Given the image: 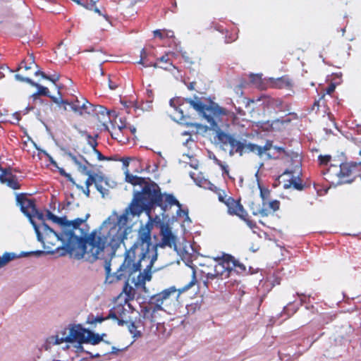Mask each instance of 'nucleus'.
Segmentation results:
<instances>
[{
	"label": "nucleus",
	"instance_id": "obj_1",
	"mask_svg": "<svg viewBox=\"0 0 361 361\" xmlns=\"http://www.w3.org/2000/svg\"><path fill=\"white\" fill-rule=\"evenodd\" d=\"M154 223L151 219L142 224L137 232V240L126 250L123 262L118 269V278L132 277V283L135 286L145 284L152 278L151 268L157 259V247L151 243V231Z\"/></svg>",
	"mask_w": 361,
	"mask_h": 361
},
{
	"label": "nucleus",
	"instance_id": "obj_2",
	"mask_svg": "<svg viewBox=\"0 0 361 361\" xmlns=\"http://www.w3.org/2000/svg\"><path fill=\"white\" fill-rule=\"evenodd\" d=\"M152 204L153 202L150 201L149 195H145V185L141 192L135 193L133 202L123 214L118 215L114 211L98 228L94 230V234L97 233L99 239L96 250L104 251L110 248L114 252L133 231V226L129 223L130 216H139Z\"/></svg>",
	"mask_w": 361,
	"mask_h": 361
},
{
	"label": "nucleus",
	"instance_id": "obj_3",
	"mask_svg": "<svg viewBox=\"0 0 361 361\" xmlns=\"http://www.w3.org/2000/svg\"><path fill=\"white\" fill-rule=\"evenodd\" d=\"M31 224L38 240L42 243L47 253H54L55 250L66 249L71 252H75L81 257L94 260L99 258L104 252L103 250L95 249L99 243V239L97 233L94 234V231L89 235L70 232V235H67V240H65V232L63 231L59 235L44 223L37 225L34 221H31Z\"/></svg>",
	"mask_w": 361,
	"mask_h": 361
},
{
	"label": "nucleus",
	"instance_id": "obj_4",
	"mask_svg": "<svg viewBox=\"0 0 361 361\" xmlns=\"http://www.w3.org/2000/svg\"><path fill=\"white\" fill-rule=\"evenodd\" d=\"M217 133L219 140L224 144H228L231 147L230 155L233 156L235 153H239L240 155L245 151L252 152L259 157H265L267 159L275 158V152L281 153L283 151L282 147L273 146L271 143L267 142L263 147L254 145H245L239 140H235L231 135L226 134L219 130V128L215 130Z\"/></svg>",
	"mask_w": 361,
	"mask_h": 361
},
{
	"label": "nucleus",
	"instance_id": "obj_5",
	"mask_svg": "<svg viewBox=\"0 0 361 361\" xmlns=\"http://www.w3.org/2000/svg\"><path fill=\"white\" fill-rule=\"evenodd\" d=\"M196 282L195 272L192 273V280L184 287L177 289L171 286L154 296L155 303L164 312H170L176 308L178 305L180 295L192 288Z\"/></svg>",
	"mask_w": 361,
	"mask_h": 361
},
{
	"label": "nucleus",
	"instance_id": "obj_6",
	"mask_svg": "<svg viewBox=\"0 0 361 361\" xmlns=\"http://www.w3.org/2000/svg\"><path fill=\"white\" fill-rule=\"evenodd\" d=\"M145 195H149L150 201L153 204L161 205L164 203L166 207L176 205L178 207L177 216L185 217V220H190L188 212L181 209V205L176 198L171 194H161L159 188L157 184L145 185Z\"/></svg>",
	"mask_w": 361,
	"mask_h": 361
},
{
	"label": "nucleus",
	"instance_id": "obj_7",
	"mask_svg": "<svg viewBox=\"0 0 361 361\" xmlns=\"http://www.w3.org/2000/svg\"><path fill=\"white\" fill-rule=\"evenodd\" d=\"M189 102L190 105L196 111L200 112L202 117L207 120V121L210 124L211 128L213 130H216V128H218V125L215 119L218 118L220 116H226L231 118L233 116V114L231 112L220 107L216 104L206 106L199 100H190Z\"/></svg>",
	"mask_w": 361,
	"mask_h": 361
},
{
	"label": "nucleus",
	"instance_id": "obj_8",
	"mask_svg": "<svg viewBox=\"0 0 361 361\" xmlns=\"http://www.w3.org/2000/svg\"><path fill=\"white\" fill-rule=\"evenodd\" d=\"M47 217L54 223L61 226V231L65 232V240H67V235H70V232H74L76 234L89 235V228L85 221L89 217V214L86 215L85 219H75L73 221H68L66 218L58 217L50 212H47Z\"/></svg>",
	"mask_w": 361,
	"mask_h": 361
},
{
	"label": "nucleus",
	"instance_id": "obj_9",
	"mask_svg": "<svg viewBox=\"0 0 361 361\" xmlns=\"http://www.w3.org/2000/svg\"><path fill=\"white\" fill-rule=\"evenodd\" d=\"M296 164L294 169H287L279 177L280 182L283 183V187L285 189H288L293 187L298 190L303 189L302 184L299 180L300 175L301 174L300 170V161L298 159L295 161Z\"/></svg>",
	"mask_w": 361,
	"mask_h": 361
},
{
	"label": "nucleus",
	"instance_id": "obj_10",
	"mask_svg": "<svg viewBox=\"0 0 361 361\" xmlns=\"http://www.w3.org/2000/svg\"><path fill=\"white\" fill-rule=\"evenodd\" d=\"M82 338L77 339L69 343L72 344L71 347L73 351L76 353L85 352L82 345L84 343L97 345L99 343L103 340L104 336H106L105 334H102L101 335L95 334L84 327H82Z\"/></svg>",
	"mask_w": 361,
	"mask_h": 361
},
{
	"label": "nucleus",
	"instance_id": "obj_11",
	"mask_svg": "<svg viewBox=\"0 0 361 361\" xmlns=\"http://www.w3.org/2000/svg\"><path fill=\"white\" fill-rule=\"evenodd\" d=\"M82 326L81 324L69 325L68 327L57 332L60 337H63V341L66 344V349L71 348L69 343L77 339L82 338Z\"/></svg>",
	"mask_w": 361,
	"mask_h": 361
},
{
	"label": "nucleus",
	"instance_id": "obj_12",
	"mask_svg": "<svg viewBox=\"0 0 361 361\" xmlns=\"http://www.w3.org/2000/svg\"><path fill=\"white\" fill-rule=\"evenodd\" d=\"M18 204L20 207L22 212L28 217L30 221H33L32 217L36 216L40 221H43V214L39 213L32 200L24 197L17 196Z\"/></svg>",
	"mask_w": 361,
	"mask_h": 361
},
{
	"label": "nucleus",
	"instance_id": "obj_13",
	"mask_svg": "<svg viewBox=\"0 0 361 361\" xmlns=\"http://www.w3.org/2000/svg\"><path fill=\"white\" fill-rule=\"evenodd\" d=\"M234 266L233 261L229 259V256H226L215 265V274L221 277V279H227L231 276V267Z\"/></svg>",
	"mask_w": 361,
	"mask_h": 361
},
{
	"label": "nucleus",
	"instance_id": "obj_14",
	"mask_svg": "<svg viewBox=\"0 0 361 361\" xmlns=\"http://www.w3.org/2000/svg\"><path fill=\"white\" fill-rule=\"evenodd\" d=\"M71 109L73 111L79 114H83L85 113L90 114L94 111L93 106L83 98H82L81 100L77 99L75 103L72 104Z\"/></svg>",
	"mask_w": 361,
	"mask_h": 361
},
{
	"label": "nucleus",
	"instance_id": "obj_15",
	"mask_svg": "<svg viewBox=\"0 0 361 361\" xmlns=\"http://www.w3.org/2000/svg\"><path fill=\"white\" fill-rule=\"evenodd\" d=\"M164 311L157 303L145 307L142 310L144 319L149 320L150 322H156L160 316V312Z\"/></svg>",
	"mask_w": 361,
	"mask_h": 361
},
{
	"label": "nucleus",
	"instance_id": "obj_16",
	"mask_svg": "<svg viewBox=\"0 0 361 361\" xmlns=\"http://www.w3.org/2000/svg\"><path fill=\"white\" fill-rule=\"evenodd\" d=\"M351 171V167L348 164H341L339 166L331 165L329 169V173L331 175H335L339 178L348 176Z\"/></svg>",
	"mask_w": 361,
	"mask_h": 361
},
{
	"label": "nucleus",
	"instance_id": "obj_17",
	"mask_svg": "<svg viewBox=\"0 0 361 361\" xmlns=\"http://www.w3.org/2000/svg\"><path fill=\"white\" fill-rule=\"evenodd\" d=\"M168 246L173 248L175 250L177 249L176 246V237L173 235L170 228H166L162 230V238L161 247Z\"/></svg>",
	"mask_w": 361,
	"mask_h": 361
},
{
	"label": "nucleus",
	"instance_id": "obj_18",
	"mask_svg": "<svg viewBox=\"0 0 361 361\" xmlns=\"http://www.w3.org/2000/svg\"><path fill=\"white\" fill-rule=\"evenodd\" d=\"M225 204L228 207V212L229 214H235L240 218H243L245 211L239 202L235 201L231 197H228L227 202H225Z\"/></svg>",
	"mask_w": 361,
	"mask_h": 361
},
{
	"label": "nucleus",
	"instance_id": "obj_19",
	"mask_svg": "<svg viewBox=\"0 0 361 361\" xmlns=\"http://www.w3.org/2000/svg\"><path fill=\"white\" fill-rule=\"evenodd\" d=\"M0 182L14 190L19 188L16 177L10 171H2V173L0 174Z\"/></svg>",
	"mask_w": 361,
	"mask_h": 361
},
{
	"label": "nucleus",
	"instance_id": "obj_20",
	"mask_svg": "<svg viewBox=\"0 0 361 361\" xmlns=\"http://www.w3.org/2000/svg\"><path fill=\"white\" fill-rule=\"evenodd\" d=\"M195 180L197 185H199L200 187L207 188V185H210L209 188L212 190H214L216 193L219 200L220 202H224V203H225V202H227V199H228V198H226L227 195H226V193L224 190L218 189L215 185L211 184L207 180H201L200 181H197L196 180Z\"/></svg>",
	"mask_w": 361,
	"mask_h": 361
},
{
	"label": "nucleus",
	"instance_id": "obj_21",
	"mask_svg": "<svg viewBox=\"0 0 361 361\" xmlns=\"http://www.w3.org/2000/svg\"><path fill=\"white\" fill-rule=\"evenodd\" d=\"M68 156L71 159V161L78 166V169L79 171L84 174H88L89 171L87 170V167L85 165V163H87L86 160L83 159L82 157H77L71 153H68Z\"/></svg>",
	"mask_w": 361,
	"mask_h": 361
},
{
	"label": "nucleus",
	"instance_id": "obj_22",
	"mask_svg": "<svg viewBox=\"0 0 361 361\" xmlns=\"http://www.w3.org/2000/svg\"><path fill=\"white\" fill-rule=\"evenodd\" d=\"M98 180L99 185H95V187L97 190L102 194V197H104L108 195L109 188L111 187L109 181L102 174H99Z\"/></svg>",
	"mask_w": 361,
	"mask_h": 361
},
{
	"label": "nucleus",
	"instance_id": "obj_23",
	"mask_svg": "<svg viewBox=\"0 0 361 361\" xmlns=\"http://www.w3.org/2000/svg\"><path fill=\"white\" fill-rule=\"evenodd\" d=\"M63 337H60L57 333L54 335H51L47 338L44 344V348L48 350L54 345H59L63 343L64 342L63 341Z\"/></svg>",
	"mask_w": 361,
	"mask_h": 361
},
{
	"label": "nucleus",
	"instance_id": "obj_24",
	"mask_svg": "<svg viewBox=\"0 0 361 361\" xmlns=\"http://www.w3.org/2000/svg\"><path fill=\"white\" fill-rule=\"evenodd\" d=\"M177 99H172L170 100V106L174 109V114H173L171 116L173 118V120L176 121V122L183 123V112L181 109H179L176 107Z\"/></svg>",
	"mask_w": 361,
	"mask_h": 361
},
{
	"label": "nucleus",
	"instance_id": "obj_25",
	"mask_svg": "<svg viewBox=\"0 0 361 361\" xmlns=\"http://www.w3.org/2000/svg\"><path fill=\"white\" fill-rule=\"evenodd\" d=\"M125 173L126 181L133 185H142L145 182L143 178L130 174L128 171Z\"/></svg>",
	"mask_w": 361,
	"mask_h": 361
},
{
	"label": "nucleus",
	"instance_id": "obj_26",
	"mask_svg": "<svg viewBox=\"0 0 361 361\" xmlns=\"http://www.w3.org/2000/svg\"><path fill=\"white\" fill-rule=\"evenodd\" d=\"M16 257H17V255L13 252H5L2 256H0V268Z\"/></svg>",
	"mask_w": 361,
	"mask_h": 361
},
{
	"label": "nucleus",
	"instance_id": "obj_27",
	"mask_svg": "<svg viewBox=\"0 0 361 361\" xmlns=\"http://www.w3.org/2000/svg\"><path fill=\"white\" fill-rule=\"evenodd\" d=\"M229 259H231L235 265L233 267H231V275L235 272L236 273H242L245 271V267L243 264L237 262L231 256H229Z\"/></svg>",
	"mask_w": 361,
	"mask_h": 361
},
{
	"label": "nucleus",
	"instance_id": "obj_28",
	"mask_svg": "<svg viewBox=\"0 0 361 361\" xmlns=\"http://www.w3.org/2000/svg\"><path fill=\"white\" fill-rule=\"evenodd\" d=\"M87 175H88V178L85 181L86 187L90 188V186L92 184H94V185H99L98 178H99V173H91L89 171V173Z\"/></svg>",
	"mask_w": 361,
	"mask_h": 361
},
{
	"label": "nucleus",
	"instance_id": "obj_29",
	"mask_svg": "<svg viewBox=\"0 0 361 361\" xmlns=\"http://www.w3.org/2000/svg\"><path fill=\"white\" fill-rule=\"evenodd\" d=\"M124 322H120V324H123ZM125 324L127 325L130 333L133 335V338L140 337L141 334L140 331L137 329V326L133 322H126Z\"/></svg>",
	"mask_w": 361,
	"mask_h": 361
},
{
	"label": "nucleus",
	"instance_id": "obj_30",
	"mask_svg": "<svg viewBox=\"0 0 361 361\" xmlns=\"http://www.w3.org/2000/svg\"><path fill=\"white\" fill-rule=\"evenodd\" d=\"M92 59L99 63L106 61L104 54L99 51L94 52L92 56Z\"/></svg>",
	"mask_w": 361,
	"mask_h": 361
},
{
	"label": "nucleus",
	"instance_id": "obj_31",
	"mask_svg": "<svg viewBox=\"0 0 361 361\" xmlns=\"http://www.w3.org/2000/svg\"><path fill=\"white\" fill-rule=\"evenodd\" d=\"M35 87L37 88V92L36 94H35L33 96H35L36 94L45 95V96L49 95V91L47 87L42 86V85H39L38 83H37V86H35Z\"/></svg>",
	"mask_w": 361,
	"mask_h": 361
},
{
	"label": "nucleus",
	"instance_id": "obj_32",
	"mask_svg": "<svg viewBox=\"0 0 361 361\" xmlns=\"http://www.w3.org/2000/svg\"><path fill=\"white\" fill-rule=\"evenodd\" d=\"M98 113L102 115L104 117H107L108 120L109 121L111 119V114H114V112L110 113L106 108L102 106H98Z\"/></svg>",
	"mask_w": 361,
	"mask_h": 361
},
{
	"label": "nucleus",
	"instance_id": "obj_33",
	"mask_svg": "<svg viewBox=\"0 0 361 361\" xmlns=\"http://www.w3.org/2000/svg\"><path fill=\"white\" fill-rule=\"evenodd\" d=\"M41 76H42V78H43L44 79L50 80L53 83H55L59 79V75L58 74H54L52 75L48 76L46 74H44V73H41Z\"/></svg>",
	"mask_w": 361,
	"mask_h": 361
},
{
	"label": "nucleus",
	"instance_id": "obj_34",
	"mask_svg": "<svg viewBox=\"0 0 361 361\" xmlns=\"http://www.w3.org/2000/svg\"><path fill=\"white\" fill-rule=\"evenodd\" d=\"M280 203L277 200H274L269 202V207L273 211H277L279 209Z\"/></svg>",
	"mask_w": 361,
	"mask_h": 361
},
{
	"label": "nucleus",
	"instance_id": "obj_35",
	"mask_svg": "<svg viewBox=\"0 0 361 361\" xmlns=\"http://www.w3.org/2000/svg\"><path fill=\"white\" fill-rule=\"evenodd\" d=\"M251 82L257 86H259L261 83V75H252Z\"/></svg>",
	"mask_w": 361,
	"mask_h": 361
},
{
	"label": "nucleus",
	"instance_id": "obj_36",
	"mask_svg": "<svg viewBox=\"0 0 361 361\" xmlns=\"http://www.w3.org/2000/svg\"><path fill=\"white\" fill-rule=\"evenodd\" d=\"M97 1V0H91V4H88L86 7H87V8H88L90 10L93 9L94 11V12L100 14V11L99 10V8L94 6V4Z\"/></svg>",
	"mask_w": 361,
	"mask_h": 361
},
{
	"label": "nucleus",
	"instance_id": "obj_37",
	"mask_svg": "<svg viewBox=\"0 0 361 361\" xmlns=\"http://www.w3.org/2000/svg\"><path fill=\"white\" fill-rule=\"evenodd\" d=\"M319 159L320 164H326L330 161L331 157L329 155H325V156L320 155L319 157Z\"/></svg>",
	"mask_w": 361,
	"mask_h": 361
},
{
	"label": "nucleus",
	"instance_id": "obj_38",
	"mask_svg": "<svg viewBox=\"0 0 361 361\" xmlns=\"http://www.w3.org/2000/svg\"><path fill=\"white\" fill-rule=\"evenodd\" d=\"M154 35L155 37H159L161 39L164 37V30H154Z\"/></svg>",
	"mask_w": 361,
	"mask_h": 361
},
{
	"label": "nucleus",
	"instance_id": "obj_39",
	"mask_svg": "<svg viewBox=\"0 0 361 361\" xmlns=\"http://www.w3.org/2000/svg\"><path fill=\"white\" fill-rule=\"evenodd\" d=\"M23 82H27L29 83L30 85H31L33 87H35V86H37V83L33 82L30 78H24Z\"/></svg>",
	"mask_w": 361,
	"mask_h": 361
},
{
	"label": "nucleus",
	"instance_id": "obj_40",
	"mask_svg": "<svg viewBox=\"0 0 361 361\" xmlns=\"http://www.w3.org/2000/svg\"><path fill=\"white\" fill-rule=\"evenodd\" d=\"M23 82H27L29 83L30 85H31L33 87H35V86H37V83L33 82L30 78H24Z\"/></svg>",
	"mask_w": 361,
	"mask_h": 361
},
{
	"label": "nucleus",
	"instance_id": "obj_41",
	"mask_svg": "<svg viewBox=\"0 0 361 361\" xmlns=\"http://www.w3.org/2000/svg\"><path fill=\"white\" fill-rule=\"evenodd\" d=\"M216 163L219 165L224 173H228L227 166L224 165L220 161L216 159Z\"/></svg>",
	"mask_w": 361,
	"mask_h": 361
},
{
	"label": "nucleus",
	"instance_id": "obj_42",
	"mask_svg": "<svg viewBox=\"0 0 361 361\" xmlns=\"http://www.w3.org/2000/svg\"><path fill=\"white\" fill-rule=\"evenodd\" d=\"M77 188H79V189L82 190V191L85 194V195L87 197H89V195H90V189H89V188L86 187V188L84 189L82 186H80V185H77Z\"/></svg>",
	"mask_w": 361,
	"mask_h": 361
},
{
	"label": "nucleus",
	"instance_id": "obj_43",
	"mask_svg": "<svg viewBox=\"0 0 361 361\" xmlns=\"http://www.w3.org/2000/svg\"><path fill=\"white\" fill-rule=\"evenodd\" d=\"M336 86L334 84H331L326 90V92L329 94H331L333 92H334Z\"/></svg>",
	"mask_w": 361,
	"mask_h": 361
},
{
	"label": "nucleus",
	"instance_id": "obj_44",
	"mask_svg": "<svg viewBox=\"0 0 361 361\" xmlns=\"http://www.w3.org/2000/svg\"><path fill=\"white\" fill-rule=\"evenodd\" d=\"M146 56V52H145V49H142L141 51V59L140 60L138 61V63L140 64H144L143 63V59Z\"/></svg>",
	"mask_w": 361,
	"mask_h": 361
},
{
	"label": "nucleus",
	"instance_id": "obj_45",
	"mask_svg": "<svg viewBox=\"0 0 361 361\" xmlns=\"http://www.w3.org/2000/svg\"><path fill=\"white\" fill-rule=\"evenodd\" d=\"M152 107V102H147L146 104L142 106V109L149 110Z\"/></svg>",
	"mask_w": 361,
	"mask_h": 361
},
{
	"label": "nucleus",
	"instance_id": "obj_46",
	"mask_svg": "<svg viewBox=\"0 0 361 361\" xmlns=\"http://www.w3.org/2000/svg\"><path fill=\"white\" fill-rule=\"evenodd\" d=\"M164 37H172L173 36V32L171 31L164 30Z\"/></svg>",
	"mask_w": 361,
	"mask_h": 361
},
{
	"label": "nucleus",
	"instance_id": "obj_47",
	"mask_svg": "<svg viewBox=\"0 0 361 361\" xmlns=\"http://www.w3.org/2000/svg\"><path fill=\"white\" fill-rule=\"evenodd\" d=\"M59 172L61 175L66 176V177H68L70 180H72L71 177V175L70 174H68L65 172V171L63 169H60L59 170Z\"/></svg>",
	"mask_w": 361,
	"mask_h": 361
},
{
	"label": "nucleus",
	"instance_id": "obj_48",
	"mask_svg": "<svg viewBox=\"0 0 361 361\" xmlns=\"http://www.w3.org/2000/svg\"><path fill=\"white\" fill-rule=\"evenodd\" d=\"M51 98H52L54 102H55L56 104H61L63 102V100L61 99V97L60 98H56V97H52Z\"/></svg>",
	"mask_w": 361,
	"mask_h": 361
},
{
	"label": "nucleus",
	"instance_id": "obj_49",
	"mask_svg": "<svg viewBox=\"0 0 361 361\" xmlns=\"http://www.w3.org/2000/svg\"><path fill=\"white\" fill-rule=\"evenodd\" d=\"M94 152L97 153V158L99 160H104V157L102 156V154L99 152L97 151L96 149L94 148Z\"/></svg>",
	"mask_w": 361,
	"mask_h": 361
},
{
	"label": "nucleus",
	"instance_id": "obj_50",
	"mask_svg": "<svg viewBox=\"0 0 361 361\" xmlns=\"http://www.w3.org/2000/svg\"><path fill=\"white\" fill-rule=\"evenodd\" d=\"M259 214H260L262 216H267L269 214V212L267 209H261L259 211Z\"/></svg>",
	"mask_w": 361,
	"mask_h": 361
},
{
	"label": "nucleus",
	"instance_id": "obj_51",
	"mask_svg": "<svg viewBox=\"0 0 361 361\" xmlns=\"http://www.w3.org/2000/svg\"><path fill=\"white\" fill-rule=\"evenodd\" d=\"M109 86L111 90H115L117 87V85L113 83L111 80H109Z\"/></svg>",
	"mask_w": 361,
	"mask_h": 361
},
{
	"label": "nucleus",
	"instance_id": "obj_52",
	"mask_svg": "<svg viewBox=\"0 0 361 361\" xmlns=\"http://www.w3.org/2000/svg\"><path fill=\"white\" fill-rule=\"evenodd\" d=\"M217 276H218V275L215 274V271L214 273H208L207 274V278L208 279H214L215 277H217Z\"/></svg>",
	"mask_w": 361,
	"mask_h": 361
},
{
	"label": "nucleus",
	"instance_id": "obj_53",
	"mask_svg": "<svg viewBox=\"0 0 361 361\" xmlns=\"http://www.w3.org/2000/svg\"><path fill=\"white\" fill-rule=\"evenodd\" d=\"M159 60L161 62H167L169 59H168V56L166 55H165V56H161Z\"/></svg>",
	"mask_w": 361,
	"mask_h": 361
},
{
	"label": "nucleus",
	"instance_id": "obj_54",
	"mask_svg": "<svg viewBox=\"0 0 361 361\" xmlns=\"http://www.w3.org/2000/svg\"><path fill=\"white\" fill-rule=\"evenodd\" d=\"M15 78H16V80H19V81H22V82H23V79H24V78H25V77H23V76H21V75H19V74H16V75H15Z\"/></svg>",
	"mask_w": 361,
	"mask_h": 361
},
{
	"label": "nucleus",
	"instance_id": "obj_55",
	"mask_svg": "<svg viewBox=\"0 0 361 361\" xmlns=\"http://www.w3.org/2000/svg\"><path fill=\"white\" fill-rule=\"evenodd\" d=\"M186 124L189 125V123H186ZM190 126H196L197 128H204V127L202 125H200L197 123H190Z\"/></svg>",
	"mask_w": 361,
	"mask_h": 361
},
{
	"label": "nucleus",
	"instance_id": "obj_56",
	"mask_svg": "<svg viewBox=\"0 0 361 361\" xmlns=\"http://www.w3.org/2000/svg\"><path fill=\"white\" fill-rule=\"evenodd\" d=\"M129 162H130V159H126L123 161V165L126 167L129 165Z\"/></svg>",
	"mask_w": 361,
	"mask_h": 361
},
{
	"label": "nucleus",
	"instance_id": "obj_57",
	"mask_svg": "<svg viewBox=\"0 0 361 361\" xmlns=\"http://www.w3.org/2000/svg\"><path fill=\"white\" fill-rule=\"evenodd\" d=\"M30 65H31L32 63H33V64L35 63H34V59H33V57H32V55H31V56H30Z\"/></svg>",
	"mask_w": 361,
	"mask_h": 361
},
{
	"label": "nucleus",
	"instance_id": "obj_58",
	"mask_svg": "<svg viewBox=\"0 0 361 361\" xmlns=\"http://www.w3.org/2000/svg\"><path fill=\"white\" fill-rule=\"evenodd\" d=\"M41 73H42V71H40L39 70L37 71L35 73V75H41Z\"/></svg>",
	"mask_w": 361,
	"mask_h": 361
},
{
	"label": "nucleus",
	"instance_id": "obj_59",
	"mask_svg": "<svg viewBox=\"0 0 361 361\" xmlns=\"http://www.w3.org/2000/svg\"><path fill=\"white\" fill-rule=\"evenodd\" d=\"M24 68L25 70H28L31 68V66H25Z\"/></svg>",
	"mask_w": 361,
	"mask_h": 361
},
{
	"label": "nucleus",
	"instance_id": "obj_60",
	"mask_svg": "<svg viewBox=\"0 0 361 361\" xmlns=\"http://www.w3.org/2000/svg\"><path fill=\"white\" fill-rule=\"evenodd\" d=\"M117 349L115 347H112V353H115Z\"/></svg>",
	"mask_w": 361,
	"mask_h": 361
},
{
	"label": "nucleus",
	"instance_id": "obj_61",
	"mask_svg": "<svg viewBox=\"0 0 361 361\" xmlns=\"http://www.w3.org/2000/svg\"><path fill=\"white\" fill-rule=\"evenodd\" d=\"M75 1L78 4H81L80 1L79 0H73Z\"/></svg>",
	"mask_w": 361,
	"mask_h": 361
},
{
	"label": "nucleus",
	"instance_id": "obj_62",
	"mask_svg": "<svg viewBox=\"0 0 361 361\" xmlns=\"http://www.w3.org/2000/svg\"><path fill=\"white\" fill-rule=\"evenodd\" d=\"M35 253H36V254H37V255H40V254H42V251H37V252H36Z\"/></svg>",
	"mask_w": 361,
	"mask_h": 361
},
{
	"label": "nucleus",
	"instance_id": "obj_63",
	"mask_svg": "<svg viewBox=\"0 0 361 361\" xmlns=\"http://www.w3.org/2000/svg\"><path fill=\"white\" fill-rule=\"evenodd\" d=\"M92 357H99V354H96L95 355H92Z\"/></svg>",
	"mask_w": 361,
	"mask_h": 361
},
{
	"label": "nucleus",
	"instance_id": "obj_64",
	"mask_svg": "<svg viewBox=\"0 0 361 361\" xmlns=\"http://www.w3.org/2000/svg\"><path fill=\"white\" fill-rule=\"evenodd\" d=\"M153 66H154V68H157V67H159V66H157V63H154V64L153 65Z\"/></svg>",
	"mask_w": 361,
	"mask_h": 361
}]
</instances>
